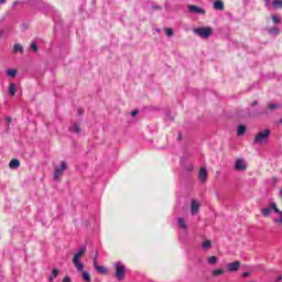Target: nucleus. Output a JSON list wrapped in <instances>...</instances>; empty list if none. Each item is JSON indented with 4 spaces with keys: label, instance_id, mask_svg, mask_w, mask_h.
I'll use <instances>...</instances> for the list:
<instances>
[{
    "label": "nucleus",
    "instance_id": "nucleus-1",
    "mask_svg": "<svg viewBox=\"0 0 282 282\" xmlns=\"http://www.w3.org/2000/svg\"><path fill=\"white\" fill-rule=\"evenodd\" d=\"M272 210H274L276 215H280V219H273L274 224H280V226H282V212L276 207V203H270L269 207L261 209V213L263 217H270Z\"/></svg>",
    "mask_w": 282,
    "mask_h": 282
},
{
    "label": "nucleus",
    "instance_id": "nucleus-2",
    "mask_svg": "<svg viewBox=\"0 0 282 282\" xmlns=\"http://www.w3.org/2000/svg\"><path fill=\"white\" fill-rule=\"evenodd\" d=\"M272 130L269 128L258 132L253 139V144H268Z\"/></svg>",
    "mask_w": 282,
    "mask_h": 282
},
{
    "label": "nucleus",
    "instance_id": "nucleus-3",
    "mask_svg": "<svg viewBox=\"0 0 282 282\" xmlns=\"http://www.w3.org/2000/svg\"><path fill=\"white\" fill-rule=\"evenodd\" d=\"M86 252L87 248L83 247L73 257V263L75 268L78 270V272H83V269L85 268V265L80 262V257H83V254H85Z\"/></svg>",
    "mask_w": 282,
    "mask_h": 282
},
{
    "label": "nucleus",
    "instance_id": "nucleus-4",
    "mask_svg": "<svg viewBox=\"0 0 282 282\" xmlns=\"http://www.w3.org/2000/svg\"><path fill=\"white\" fill-rule=\"evenodd\" d=\"M127 274V268L121 262L115 263V276L118 281H124V275Z\"/></svg>",
    "mask_w": 282,
    "mask_h": 282
},
{
    "label": "nucleus",
    "instance_id": "nucleus-5",
    "mask_svg": "<svg viewBox=\"0 0 282 282\" xmlns=\"http://www.w3.org/2000/svg\"><path fill=\"white\" fill-rule=\"evenodd\" d=\"M65 171H67V162L62 161L61 162V166L59 167H55L54 170V180L57 182H61V177H63V173H65Z\"/></svg>",
    "mask_w": 282,
    "mask_h": 282
},
{
    "label": "nucleus",
    "instance_id": "nucleus-6",
    "mask_svg": "<svg viewBox=\"0 0 282 282\" xmlns=\"http://www.w3.org/2000/svg\"><path fill=\"white\" fill-rule=\"evenodd\" d=\"M194 34H196L197 36H200V39H209L210 35L213 34V29L197 28V29H194Z\"/></svg>",
    "mask_w": 282,
    "mask_h": 282
},
{
    "label": "nucleus",
    "instance_id": "nucleus-7",
    "mask_svg": "<svg viewBox=\"0 0 282 282\" xmlns=\"http://www.w3.org/2000/svg\"><path fill=\"white\" fill-rule=\"evenodd\" d=\"M226 268L229 272H239V269L241 268V262L234 261V262L227 263Z\"/></svg>",
    "mask_w": 282,
    "mask_h": 282
},
{
    "label": "nucleus",
    "instance_id": "nucleus-8",
    "mask_svg": "<svg viewBox=\"0 0 282 282\" xmlns=\"http://www.w3.org/2000/svg\"><path fill=\"white\" fill-rule=\"evenodd\" d=\"M234 169L236 171H246L248 169V165L246 162H243V159H237Z\"/></svg>",
    "mask_w": 282,
    "mask_h": 282
},
{
    "label": "nucleus",
    "instance_id": "nucleus-9",
    "mask_svg": "<svg viewBox=\"0 0 282 282\" xmlns=\"http://www.w3.org/2000/svg\"><path fill=\"white\" fill-rule=\"evenodd\" d=\"M188 11L192 12L193 14H206V10H204L195 4H191L188 7Z\"/></svg>",
    "mask_w": 282,
    "mask_h": 282
},
{
    "label": "nucleus",
    "instance_id": "nucleus-10",
    "mask_svg": "<svg viewBox=\"0 0 282 282\" xmlns=\"http://www.w3.org/2000/svg\"><path fill=\"white\" fill-rule=\"evenodd\" d=\"M198 176L202 182H206L208 178V172L206 171V167H200Z\"/></svg>",
    "mask_w": 282,
    "mask_h": 282
},
{
    "label": "nucleus",
    "instance_id": "nucleus-11",
    "mask_svg": "<svg viewBox=\"0 0 282 282\" xmlns=\"http://www.w3.org/2000/svg\"><path fill=\"white\" fill-rule=\"evenodd\" d=\"M191 210L192 215H197V213H199V203L197 200H192Z\"/></svg>",
    "mask_w": 282,
    "mask_h": 282
},
{
    "label": "nucleus",
    "instance_id": "nucleus-12",
    "mask_svg": "<svg viewBox=\"0 0 282 282\" xmlns=\"http://www.w3.org/2000/svg\"><path fill=\"white\" fill-rule=\"evenodd\" d=\"M21 166V161L13 159L9 162V169H19Z\"/></svg>",
    "mask_w": 282,
    "mask_h": 282
},
{
    "label": "nucleus",
    "instance_id": "nucleus-13",
    "mask_svg": "<svg viewBox=\"0 0 282 282\" xmlns=\"http://www.w3.org/2000/svg\"><path fill=\"white\" fill-rule=\"evenodd\" d=\"M224 9H225L224 1H221V0H216V1L214 2V10L224 11Z\"/></svg>",
    "mask_w": 282,
    "mask_h": 282
},
{
    "label": "nucleus",
    "instance_id": "nucleus-14",
    "mask_svg": "<svg viewBox=\"0 0 282 282\" xmlns=\"http://www.w3.org/2000/svg\"><path fill=\"white\" fill-rule=\"evenodd\" d=\"M202 248H203V250H210V248H213V242L210 240H205L202 243Z\"/></svg>",
    "mask_w": 282,
    "mask_h": 282
},
{
    "label": "nucleus",
    "instance_id": "nucleus-15",
    "mask_svg": "<svg viewBox=\"0 0 282 282\" xmlns=\"http://www.w3.org/2000/svg\"><path fill=\"white\" fill-rule=\"evenodd\" d=\"M272 6L275 10H282V0H273Z\"/></svg>",
    "mask_w": 282,
    "mask_h": 282
},
{
    "label": "nucleus",
    "instance_id": "nucleus-16",
    "mask_svg": "<svg viewBox=\"0 0 282 282\" xmlns=\"http://www.w3.org/2000/svg\"><path fill=\"white\" fill-rule=\"evenodd\" d=\"M246 129H247L246 126L239 124L237 130V135L239 137L243 135L246 133Z\"/></svg>",
    "mask_w": 282,
    "mask_h": 282
},
{
    "label": "nucleus",
    "instance_id": "nucleus-17",
    "mask_svg": "<svg viewBox=\"0 0 282 282\" xmlns=\"http://www.w3.org/2000/svg\"><path fill=\"white\" fill-rule=\"evenodd\" d=\"M82 279L85 282H91V275H89V273L87 271H83Z\"/></svg>",
    "mask_w": 282,
    "mask_h": 282
},
{
    "label": "nucleus",
    "instance_id": "nucleus-18",
    "mask_svg": "<svg viewBox=\"0 0 282 282\" xmlns=\"http://www.w3.org/2000/svg\"><path fill=\"white\" fill-rule=\"evenodd\" d=\"M9 94L10 96H14L17 94V86L14 85V83H11L9 85Z\"/></svg>",
    "mask_w": 282,
    "mask_h": 282
},
{
    "label": "nucleus",
    "instance_id": "nucleus-19",
    "mask_svg": "<svg viewBox=\"0 0 282 282\" xmlns=\"http://www.w3.org/2000/svg\"><path fill=\"white\" fill-rule=\"evenodd\" d=\"M13 52H14V53L20 52L21 54H23V52H24L23 45H21V44H14V45H13Z\"/></svg>",
    "mask_w": 282,
    "mask_h": 282
},
{
    "label": "nucleus",
    "instance_id": "nucleus-20",
    "mask_svg": "<svg viewBox=\"0 0 282 282\" xmlns=\"http://www.w3.org/2000/svg\"><path fill=\"white\" fill-rule=\"evenodd\" d=\"M56 276H58V269H53L52 275L48 278V281L54 282V279H56Z\"/></svg>",
    "mask_w": 282,
    "mask_h": 282
},
{
    "label": "nucleus",
    "instance_id": "nucleus-21",
    "mask_svg": "<svg viewBox=\"0 0 282 282\" xmlns=\"http://www.w3.org/2000/svg\"><path fill=\"white\" fill-rule=\"evenodd\" d=\"M178 226L180 228H182L183 230H187V226H186V221L184 220V218H178Z\"/></svg>",
    "mask_w": 282,
    "mask_h": 282
},
{
    "label": "nucleus",
    "instance_id": "nucleus-22",
    "mask_svg": "<svg viewBox=\"0 0 282 282\" xmlns=\"http://www.w3.org/2000/svg\"><path fill=\"white\" fill-rule=\"evenodd\" d=\"M7 75L9 76V78H15L17 77V69L11 68V69L7 70Z\"/></svg>",
    "mask_w": 282,
    "mask_h": 282
},
{
    "label": "nucleus",
    "instance_id": "nucleus-23",
    "mask_svg": "<svg viewBox=\"0 0 282 282\" xmlns=\"http://www.w3.org/2000/svg\"><path fill=\"white\" fill-rule=\"evenodd\" d=\"M226 271L224 269H216L213 271V276H221V274H225Z\"/></svg>",
    "mask_w": 282,
    "mask_h": 282
},
{
    "label": "nucleus",
    "instance_id": "nucleus-24",
    "mask_svg": "<svg viewBox=\"0 0 282 282\" xmlns=\"http://www.w3.org/2000/svg\"><path fill=\"white\" fill-rule=\"evenodd\" d=\"M72 131L74 133H80V126H78V123H74L72 127Z\"/></svg>",
    "mask_w": 282,
    "mask_h": 282
},
{
    "label": "nucleus",
    "instance_id": "nucleus-25",
    "mask_svg": "<svg viewBox=\"0 0 282 282\" xmlns=\"http://www.w3.org/2000/svg\"><path fill=\"white\" fill-rule=\"evenodd\" d=\"M208 263L210 264V265H215V263H217V257H215V256H212V257H209L208 258Z\"/></svg>",
    "mask_w": 282,
    "mask_h": 282
},
{
    "label": "nucleus",
    "instance_id": "nucleus-26",
    "mask_svg": "<svg viewBox=\"0 0 282 282\" xmlns=\"http://www.w3.org/2000/svg\"><path fill=\"white\" fill-rule=\"evenodd\" d=\"M96 270L99 272V274H107V268L105 267L99 265L96 268Z\"/></svg>",
    "mask_w": 282,
    "mask_h": 282
},
{
    "label": "nucleus",
    "instance_id": "nucleus-27",
    "mask_svg": "<svg viewBox=\"0 0 282 282\" xmlns=\"http://www.w3.org/2000/svg\"><path fill=\"white\" fill-rule=\"evenodd\" d=\"M271 19H272V21H273V23H274L275 25H278L279 23H281V19H280L279 17H276V15H271Z\"/></svg>",
    "mask_w": 282,
    "mask_h": 282
},
{
    "label": "nucleus",
    "instance_id": "nucleus-28",
    "mask_svg": "<svg viewBox=\"0 0 282 282\" xmlns=\"http://www.w3.org/2000/svg\"><path fill=\"white\" fill-rule=\"evenodd\" d=\"M279 108V106L276 105V104H270L269 106H268V110L269 111H274V109H278Z\"/></svg>",
    "mask_w": 282,
    "mask_h": 282
},
{
    "label": "nucleus",
    "instance_id": "nucleus-29",
    "mask_svg": "<svg viewBox=\"0 0 282 282\" xmlns=\"http://www.w3.org/2000/svg\"><path fill=\"white\" fill-rule=\"evenodd\" d=\"M31 50H32L33 52H39V45H36V42H32V43H31Z\"/></svg>",
    "mask_w": 282,
    "mask_h": 282
},
{
    "label": "nucleus",
    "instance_id": "nucleus-30",
    "mask_svg": "<svg viewBox=\"0 0 282 282\" xmlns=\"http://www.w3.org/2000/svg\"><path fill=\"white\" fill-rule=\"evenodd\" d=\"M93 265H94L95 270L99 267L98 265V258L97 257L94 258Z\"/></svg>",
    "mask_w": 282,
    "mask_h": 282
},
{
    "label": "nucleus",
    "instance_id": "nucleus-31",
    "mask_svg": "<svg viewBox=\"0 0 282 282\" xmlns=\"http://www.w3.org/2000/svg\"><path fill=\"white\" fill-rule=\"evenodd\" d=\"M166 36H173V29H165Z\"/></svg>",
    "mask_w": 282,
    "mask_h": 282
},
{
    "label": "nucleus",
    "instance_id": "nucleus-32",
    "mask_svg": "<svg viewBox=\"0 0 282 282\" xmlns=\"http://www.w3.org/2000/svg\"><path fill=\"white\" fill-rule=\"evenodd\" d=\"M62 282H72V278H69L68 275H66V276L62 280Z\"/></svg>",
    "mask_w": 282,
    "mask_h": 282
},
{
    "label": "nucleus",
    "instance_id": "nucleus-33",
    "mask_svg": "<svg viewBox=\"0 0 282 282\" xmlns=\"http://www.w3.org/2000/svg\"><path fill=\"white\" fill-rule=\"evenodd\" d=\"M77 113H78V116H83V113H85V110H84L83 108H79V109L77 110Z\"/></svg>",
    "mask_w": 282,
    "mask_h": 282
},
{
    "label": "nucleus",
    "instance_id": "nucleus-34",
    "mask_svg": "<svg viewBox=\"0 0 282 282\" xmlns=\"http://www.w3.org/2000/svg\"><path fill=\"white\" fill-rule=\"evenodd\" d=\"M257 105H259V101H258V100H254V101L251 104V107H257Z\"/></svg>",
    "mask_w": 282,
    "mask_h": 282
},
{
    "label": "nucleus",
    "instance_id": "nucleus-35",
    "mask_svg": "<svg viewBox=\"0 0 282 282\" xmlns=\"http://www.w3.org/2000/svg\"><path fill=\"white\" fill-rule=\"evenodd\" d=\"M131 116H132V117L138 116V110H133V111L131 112Z\"/></svg>",
    "mask_w": 282,
    "mask_h": 282
},
{
    "label": "nucleus",
    "instance_id": "nucleus-36",
    "mask_svg": "<svg viewBox=\"0 0 282 282\" xmlns=\"http://www.w3.org/2000/svg\"><path fill=\"white\" fill-rule=\"evenodd\" d=\"M242 276H250V272H248V271H247V272H243V273H242Z\"/></svg>",
    "mask_w": 282,
    "mask_h": 282
},
{
    "label": "nucleus",
    "instance_id": "nucleus-37",
    "mask_svg": "<svg viewBox=\"0 0 282 282\" xmlns=\"http://www.w3.org/2000/svg\"><path fill=\"white\" fill-rule=\"evenodd\" d=\"M264 2H265V6H268V3H270V0H264Z\"/></svg>",
    "mask_w": 282,
    "mask_h": 282
},
{
    "label": "nucleus",
    "instance_id": "nucleus-38",
    "mask_svg": "<svg viewBox=\"0 0 282 282\" xmlns=\"http://www.w3.org/2000/svg\"><path fill=\"white\" fill-rule=\"evenodd\" d=\"M7 120H8V122H12V118H10V117Z\"/></svg>",
    "mask_w": 282,
    "mask_h": 282
},
{
    "label": "nucleus",
    "instance_id": "nucleus-39",
    "mask_svg": "<svg viewBox=\"0 0 282 282\" xmlns=\"http://www.w3.org/2000/svg\"><path fill=\"white\" fill-rule=\"evenodd\" d=\"M281 279H282V276L280 275V276L276 278V281H281Z\"/></svg>",
    "mask_w": 282,
    "mask_h": 282
},
{
    "label": "nucleus",
    "instance_id": "nucleus-40",
    "mask_svg": "<svg viewBox=\"0 0 282 282\" xmlns=\"http://www.w3.org/2000/svg\"><path fill=\"white\" fill-rule=\"evenodd\" d=\"M0 3H6V0H0Z\"/></svg>",
    "mask_w": 282,
    "mask_h": 282
},
{
    "label": "nucleus",
    "instance_id": "nucleus-41",
    "mask_svg": "<svg viewBox=\"0 0 282 282\" xmlns=\"http://www.w3.org/2000/svg\"><path fill=\"white\" fill-rule=\"evenodd\" d=\"M178 140H182V134H178Z\"/></svg>",
    "mask_w": 282,
    "mask_h": 282
},
{
    "label": "nucleus",
    "instance_id": "nucleus-42",
    "mask_svg": "<svg viewBox=\"0 0 282 282\" xmlns=\"http://www.w3.org/2000/svg\"><path fill=\"white\" fill-rule=\"evenodd\" d=\"M156 10H162V8L161 7H156Z\"/></svg>",
    "mask_w": 282,
    "mask_h": 282
},
{
    "label": "nucleus",
    "instance_id": "nucleus-43",
    "mask_svg": "<svg viewBox=\"0 0 282 282\" xmlns=\"http://www.w3.org/2000/svg\"><path fill=\"white\" fill-rule=\"evenodd\" d=\"M280 124H282V118L280 119Z\"/></svg>",
    "mask_w": 282,
    "mask_h": 282
}]
</instances>
